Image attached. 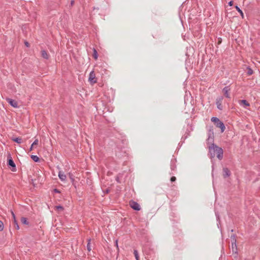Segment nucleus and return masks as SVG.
Wrapping results in <instances>:
<instances>
[{"mask_svg":"<svg viewBox=\"0 0 260 260\" xmlns=\"http://www.w3.org/2000/svg\"><path fill=\"white\" fill-rule=\"evenodd\" d=\"M95 79V75L93 73V71H92L89 74V77L88 78V80L90 82L92 83H95L96 81L95 80H94Z\"/></svg>","mask_w":260,"mask_h":260,"instance_id":"obj_12","label":"nucleus"},{"mask_svg":"<svg viewBox=\"0 0 260 260\" xmlns=\"http://www.w3.org/2000/svg\"><path fill=\"white\" fill-rule=\"evenodd\" d=\"M232 249L233 253H237V247L236 243L234 242L232 243Z\"/></svg>","mask_w":260,"mask_h":260,"instance_id":"obj_15","label":"nucleus"},{"mask_svg":"<svg viewBox=\"0 0 260 260\" xmlns=\"http://www.w3.org/2000/svg\"><path fill=\"white\" fill-rule=\"evenodd\" d=\"M30 157L36 162H38L40 161V158L37 155H31Z\"/></svg>","mask_w":260,"mask_h":260,"instance_id":"obj_17","label":"nucleus"},{"mask_svg":"<svg viewBox=\"0 0 260 260\" xmlns=\"http://www.w3.org/2000/svg\"><path fill=\"white\" fill-rule=\"evenodd\" d=\"M25 45L27 47H29V43H28V42H25Z\"/></svg>","mask_w":260,"mask_h":260,"instance_id":"obj_40","label":"nucleus"},{"mask_svg":"<svg viewBox=\"0 0 260 260\" xmlns=\"http://www.w3.org/2000/svg\"><path fill=\"white\" fill-rule=\"evenodd\" d=\"M176 158H173L171 160V164H170V168L171 170V171H175L176 169Z\"/></svg>","mask_w":260,"mask_h":260,"instance_id":"obj_9","label":"nucleus"},{"mask_svg":"<svg viewBox=\"0 0 260 260\" xmlns=\"http://www.w3.org/2000/svg\"><path fill=\"white\" fill-rule=\"evenodd\" d=\"M209 145V155L211 158L215 157V156L219 160L223 158V150L221 147L216 145L214 142L207 143Z\"/></svg>","mask_w":260,"mask_h":260,"instance_id":"obj_1","label":"nucleus"},{"mask_svg":"<svg viewBox=\"0 0 260 260\" xmlns=\"http://www.w3.org/2000/svg\"><path fill=\"white\" fill-rule=\"evenodd\" d=\"M6 101L12 107L14 108L18 107V103L15 100L10 98H7Z\"/></svg>","mask_w":260,"mask_h":260,"instance_id":"obj_7","label":"nucleus"},{"mask_svg":"<svg viewBox=\"0 0 260 260\" xmlns=\"http://www.w3.org/2000/svg\"><path fill=\"white\" fill-rule=\"evenodd\" d=\"M33 146H33V145H32L30 146V148H29V151H32V150Z\"/></svg>","mask_w":260,"mask_h":260,"instance_id":"obj_37","label":"nucleus"},{"mask_svg":"<svg viewBox=\"0 0 260 260\" xmlns=\"http://www.w3.org/2000/svg\"><path fill=\"white\" fill-rule=\"evenodd\" d=\"M134 254L135 255V257L136 260H139V253L137 250H134Z\"/></svg>","mask_w":260,"mask_h":260,"instance_id":"obj_23","label":"nucleus"},{"mask_svg":"<svg viewBox=\"0 0 260 260\" xmlns=\"http://www.w3.org/2000/svg\"><path fill=\"white\" fill-rule=\"evenodd\" d=\"M95 9H99V8H95V7H94V8H93V10H95Z\"/></svg>","mask_w":260,"mask_h":260,"instance_id":"obj_43","label":"nucleus"},{"mask_svg":"<svg viewBox=\"0 0 260 260\" xmlns=\"http://www.w3.org/2000/svg\"><path fill=\"white\" fill-rule=\"evenodd\" d=\"M228 5L230 6H233V1H231L229 2L228 3Z\"/></svg>","mask_w":260,"mask_h":260,"instance_id":"obj_34","label":"nucleus"},{"mask_svg":"<svg viewBox=\"0 0 260 260\" xmlns=\"http://www.w3.org/2000/svg\"><path fill=\"white\" fill-rule=\"evenodd\" d=\"M129 205L131 208L136 211H139L141 209L139 204L136 202L131 201L129 202Z\"/></svg>","mask_w":260,"mask_h":260,"instance_id":"obj_5","label":"nucleus"},{"mask_svg":"<svg viewBox=\"0 0 260 260\" xmlns=\"http://www.w3.org/2000/svg\"><path fill=\"white\" fill-rule=\"evenodd\" d=\"M215 215H216V219H217V221H218V223L217 224V226L219 228V213L215 211Z\"/></svg>","mask_w":260,"mask_h":260,"instance_id":"obj_25","label":"nucleus"},{"mask_svg":"<svg viewBox=\"0 0 260 260\" xmlns=\"http://www.w3.org/2000/svg\"><path fill=\"white\" fill-rule=\"evenodd\" d=\"M58 177L61 181H65L67 178L66 175L61 171L58 173Z\"/></svg>","mask_w":260,"mask_h":260,"instance_id":"obj_13","label":"nucleus"},{"mask_svg":"<svg viewBox=\"0 0 260 260\" xmlns=\"http://www.w3.org/2000/svg\"><path fill=\"white\" fill-rule=\"evenodd\" d=\"M235 8L237 10V11L240 13L241 17L242 18H244V14H243L242 10L237 5L235 6Z\"/></svg>","mask_w":260,"mask_h":260,"instance_id":"obj_19","label":"nucleus"},{"mask_svg":"<svg viewBox=\"0 0 260 260\" xmlns=\"http://www.w3.org/2000/svg\"><path fill=\"white\" fill-rule=\"evenodd\" d=\"M215 125L217 127L220 128L221 133H223L224 131L225 127L223 122L221 120H219V121L215 124Z\"/></svg>","mask_w":260,"mask_h":260,"instance_id":"obj_8","label":"nucleus"},{"mask_svg":"<svg viewBox=\"0 0 260 260\" xmlns=\"http://www.w3.org/2000/svg\"><path fill=\"white\" fill-rule=\"evenodd\" d=\"M223 99V97L222 96H220L218 97L216 100V104L217 105V108L219 110H222V102Z\"/></svg>","mask_w":260,"mask_h":260,"instance_id":"obj_4","label":"nucleus"},{"mask_svg":"<svg viewBox=\"0 0 260 260\" xmlns=\"http://www.w3.org/2000/svg\"><path fill=\"white\" fill-rule=\"evenodd\" d=\"M4 229V223L0 220V232L2 231Z\"/></svg>","mask_w":260,"mask_h":260,"instance_id":"obj_28","label":"nucleus"},{"mask_svg":"<svg viewBox=\"0 0 260 260\" xmlns=\"http://www.w3.org/2000/svg\"><path fill=\"white\" fill-rule=\"evenodd\" d=\"M108 191H109V190H106V192H108Z\"/></svg>","mask_w":260,"mask_h":260,"instance_id":"obj_45","label":"nucleus"},{"mask_svg":"<svg viewBox=\"0 0 260 260\" xmlns=\"http://www.w3.org/2000/svg\"><path fill=\"white\" fill-rule=\"evenodd\" d=\"M93 56L94 59H97V58L98 57V52H97L96 50L94 48L93 49Z\"/></svg>","mask_w":260,"mask_h":260,"instance_id":"obj_24","label":"nucleus"},{"mask_svg":"<svg viewBox=\"0 0 260 260\" xmlns=\"http://www.w3.org/2000/svg\"><path fill=\"white\" fill-rule=\"evenodd\" d=\"M90 241H91V239L90 238H89L87 239V246H86V247H87V249L88 251H90L91 250V246H90Z\"/></svg>","mask_w":260,"mask_h":260,"instance_id":"obj_20","label":"nucleus"},{"mask_svg":"<svg viewBox=\"0 0 260 260\" xmlns=\"http://www.w3.org/2000/svg\"><path fill=\"white\" fill-rule=\"evenodd\" d=\"M12 140L14 142H16V143H18V144H21V143H22V142H23V141H22V139H21V138H19V137H17V138H12Z\"/></svg>","mask_w":260,"mask_h":260,"instance_id":"obj_16","label":"nucleus"},{"mask_svg":"<svg viewBox=\"0 0 260 260\" xmlns=\"http://www.w3.org/2000/svg\"><path fill=\"white\" fill-rule=\"evenodd\" d=\"M231 232H234V230H231Z\"/></svg>","mask_w":260,"mask_h":260,"instance_id":"obj_46","label":"nucleus"},{"mask_svg":"<svg viewBox=\"0 0 260 260\" xmlns=\"http://www.w3.org/2000/svg\"><path fill=\"white\" fill-rule=\"evenodd\" d=\"M69 177L71 179L72 182H74V177H73V175L72 173H69Z\"/></svg>","mask_w":260,"mask_h":260,"instance_id":"obj_29","label":"nucleus"},{"mask_svg":"<svg viewBox=\"0 0 260 260\" xmlns=\"http://www.w3.org/2000/svg\"><path fill=\"white\" fill-rule=\"evenodd\" d=\"M174 174L173 172L170 173V174Z\"/></svg>","mask_w":260,"mask_h":260,"instance_id":"obj_44","label":"nucleus"},{"mask_svg":"<svg viewBox=\"0 0 260 260\" xmlns=\"http://www.w3.org/2000/svg\"><path fill=\"white\" fill-rule=\"evenodd\" d=\"M14 224H15V228L17 230H19V225H18V223L17 221L16 222V223H14Z\"/></svg>","mask_w":260,"mask_h":260,"instance_id":"obj_32","label":"nucleus"},{"mask_svg":"<svg viewBox=\"0 0 260 260\" xmlns=\"http://www.w3.org/2000/svg\"><path fill=\"white\" fill-rule=\"evenodd\" d=\"M116 181H117L118 183H120V180H119V177H118V176H117V177H116Z\"/></svg>","mask_w":260,"mask_h":260,"instance_id":"obj_36","label":"nucleus"},{"mask_svg":"<svg viewBox=\"0 0 260 260\" xmlns=\"http://www.w3.org/2000/svg\"><path fill=\"white\" fill-rule=\"evenodd\" d=\"M208 138L207 140V143H212L214 142V129L213 126H210L209 127L208 129Z\"/></svg>","mask_w":260,"mask_h":260,"instance_id":"obj_2","label":"nucleus"},{"mask_svg":"<svg viewBox=\"0 0 260 260\" xmlns=\"http://www.w3.org/2000/svg\"><path fill=\"white\" fill-rule=\"evenodd\" d=\"M230 90H231V88H230V86H226L222 89V91L224 93V95L226 98H228V99L231 98L230 94L229 93Z\"/></svg>","mask_w":260,"mask_h":260,"instance_id":"obj_6","label":"nucleus"},{"mask_svg":"<svg viewBox=\"0 0 260 260\" xmlns=\"http://www.w3.org/2000/svg\"><path fill=\"white\" fill-rule=\"evenodd\" d=\"M239 104L244 107H248L250 106L249 103L246 100H242L239 101Z\"/></svg>","mask_w":260,"mask_h":260,"instance_id":"obj_11","label":"nucleus"},{"mask_svg":"<svg viewBox=\"0 0 260 260\" xmlns=\"http://www.w3.org/2000/svg\"><path fill=\"white\" fill-rule=\"evenodd\" d=\"M21 221L22 224L25 225H28L29 222L27 221V219L26 217H22L21 218Z\"/></svg>","mask_w":260,"mask_h":260,"instance_id":"obj_18","label":"nucleus"},{"mask_svg":"<svg viewBox=\"0 0 260 260\" xmlns=\"http://www.w3.org/2000/svg\"><path fill=\"white\" fill-rule=\"evenodd\" d=\"M74 4V1H72L71 2V6H73Z\"/></svg>","mask_w":260,"mask_h":260,"instance_id":"obj_41","label":"nucleus"},{"mask_svg":"<svg viewBox=\"0 0 260 260\" xmlns=\"http://www.w3.org/2000/svg\"><path fill=\"white\" fill-rule=\"evenodd\" d=\"M54 192H55V193H59L60 191H59L58 189H57V188H54V190H53Z\"/></svg>","mask_w":260,"mask_h":260,"instance_id":"obj_35","label":"nucleus"},{"mask_svg":"<svg viewBox=\"0 0 260 260\" xmlns=\"http://www.w3.org/2000/svg\"><path fill=\"white\" fill-rule=\"evenodd\" d=\"M231 172L228 168H223V176L224 178L230 177L231 176Z\"/></svg>","mask_w":260,"mask_h":260,"instance_id":"obj_10","label":"nucleus"},{"mask_svg":"<svg viewBox=\"0 0 260 260\" xmlns=\"http://www.w3.org/2000/svg\"><path fill=\"white\" fill-rule=\"evenodd\" d=\"M7 165L9 167H11V170L12 171H16V167L15 162H14L11 156H9L8 158Z\"/></svg>","mask_w":260,"mask_h":260,"instance_id":"obj_3","label":"nucleus"},{"mask_svg":"<svg viewBox=\"0 0 260 260\" xmlns=\"http://www.w3.org/2000/svg\"><path fill=\"white\" fill-rule=\"evenodd\" d=\"M11 214H12V217H13V221H14V223H16L17 222V220H16V216H15V215L14 213V212L13 211H11Z\"/></svg>","mask_w":260,"mask_h":260,"instance_id":"obj_27","label":"nucleus"},{"mask_svg":"<svg viewBox=\"0 0 260 260\" xmlns=\"http://www.w3.org/2000/svg\"><path fill=\"white\" fill-rule=\"evenodd\" d=\"M221 253L222 254H224V248L223 246H222Z\"/></svg>","mask_w":260,"mask_h":260,"instance_id":"obj_39","label":"nucleus"},{"mask_svg":"<svg viewBox=\"0 0 260 260\" xmlns=\"http://www.w3.org/2000/svg\"><path fill=\"white\" fill-rule=\"evenodd\" d=\"M116 155H117L118 157H120V156L119 155H118L117 153H116Z\"/></svg>","mask_w":260,"mask_h":260,"instance_id":"obj_42","label":"nucleus"},{"mask_svg":"<svg viewBox=\"0 0 260 260\" xmlns=\"http://www.w3.org/2000/svg\"><path fill=\"white\" fill-rule=\"evenodd\" d=\"M247 74L248 75H251L253 73V70L249 67H247Z\"/></svg>","mask_w":260,"mask_h":260,"instance_id":"obj_22","label":"nucleus"},{"mask_svg":"<svg viewBox=\"0 0 260 260\" xmlns=\"http://www.w3.org/2000/svg\"><path fill=\"white\" fill-rule=\"evenodd\" d=\"M231 239L232 243V242H234L235 243H236V235H232L231 237Z\"/></svg>","mask_w":260,"mask_h":260,"instance_id":"obj_26","label":"nucleus"},{"mask_svg":"<svg viewBox=\"0 0 260 260\" xmlns=\"http://www.w3.org/2000/svg\"><path fill=\"white\" fill-rule=\"evenodd\" d=\"M115 245L116 246V247H117V248H118V241H117V240H116L115 241Z\"/></svg>","mask_w":260,"mask_h":260,"instance_id":"obj_38","label":"nucleus"},{"mask_svg":"<svg viewBox=\"0 0 260 260\" xmlns=\"http://www.w3.org/2000/svg\"><path fill=\"white\" fill-rule=\"evenodd\" d=\"M41 55L42 56L46 59H48L49 57V55L47 53V52L45 50L41 51Z\"/></svg>","mask_w":260,"mask_h":260,"instance_id":"obj_14","label":"nucleus"},{"mask_svg":"<svg viewBox=\"0 0 260 260\" xmlns=\"http://www.w3.org/2000/svg\"><path fill=\"white\" fill-rule=\"evenodd\" d=\"M39 141L38 139L35 140L32 144V145H37L38 144Z\"/></svg>","mask_w":260,"mask_h":260,"instance_id":"obj_30","label":"nucleus"},{"mask_svg":"<svg viewBox=\"0 0 260 260\" xmlns=\"http://www.w3.org/2000/svg\"><path fill=\"white\" fill-rule=\"evenodd\" d=\"M211 120L212 122H214V124H216L217 122L219 121L220 120L216 117H213L211 118Z\"/></svg>","mask_w":260,"mask_h":260,"instance_id":"obj_21","label":"nucleus"},{"mask_svg":"<svg viewBox=\"0 0 260 260\" xmlns=\"http://www.w3.org/2000/svg\"><path fill=\"white\" fill-rule=\"evenodd\" d=\"M56 208L58 210H63V207L61 205L56 206Z\"/></svg>","mask_w":260,"mask_h":260,"instance_id":"obj_31","label":"nucleus"},{"mask_svg":"<svg viewBox=\"0 0 260 260\" xmlns=\"http://www.w3.org/2000/svg\"><path fill=\"white\" fill-rule=\"evenodd\" d=\"M176 177H174V176H172V177L171 178L170 180H171V182H174V181L176 180Z\"/></svg>","mask_w":260,"mask_h":260,"instance_id":"obj_33","label":"nucleus"}]
</instances>
